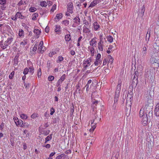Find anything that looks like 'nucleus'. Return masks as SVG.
Segmentation results:
<instances>
[{"mask_svg":"<svg viewBox=\"0 0 159 159\" xmlns=\"http://www.w3.org/2000/svg\"><path fill=\"white\" fill-rule=\"evenodd\" d=\"M143 109L144 111L146 116H148L149 119L151 118L152 116V111L151 107L146 105Z\"/></svg>","mask_w":159,"mask_h":159,"instance_id":"1","label":"nucleus"},{"mask_svg":"<svg viewBox=\"0 0 159 159\" xmlns=\"http://www.w3.org/2000/svg\"><path fill=\"white\" fill-rule=\"evenodd\" d=\"M13 38L12 37H11L8 38L7 39V40L4 43H1V48L3 49L7 48L9 45L11 43V42L13 40Z\"/></svg>","mask_w":159,"mask_h":159,"instance_id":"2","label":"nucleus"},{"mask_svg":"<svg viewBox=\"0 0 159 159\" xmlns=\"http://www.w3.org/2000/svg\"><path fill=\"white\" fill-rule=\"evenodd\" d=\"M133 89H130V90H129L128 93L126 98V103H132V94H133Z\"/></svg>","mask_w":159,"mask_h":159,"instance_id":"3","label":"nucleus"},{"mask_svg":"<svg viewBox=\"0 0 159 159\" xmlns=\"http://www.w3.org/2000/svg\"><path fill=\"white\" fill-rule=\"evenodd\" d=\"M150 63L152 64H154L157 62H159V59L158 57L155 55H152L150 60Z\"/></svg>","mask_w":159,"mask_h":159,"instance_id":"4","label":"nucleus"},{"mask_svg":"<svg viewBox=\"0 0 159 159\" xmlns=\"http://www.w3.org/2000/svg\"><path fill=\"white\" fill-rule=\"evenodd\" d=\"M67 11H68L72 14L73 12V4L72 2H69L67 5Z\"/></svg>","mask_w":159,"mask_h":159,"instance_id":"5","label":"nucleus"},{"mask_svg":"<svg viewBox=\"0 0 159 159\" xmlns=\"http://www.w3.org/2000/svg\"><path fill=\"white\" fill-rule=\"evenodd\" d=\"M13 120L15 121V122L17 126H20L23 124V121L21 120L20 119L19 120L16 117H14L13 118Z\"/></svg>","mask_w":159,"mask_h":159,"instance_id":"6","label":"nucleus"},{"mask_svg":"<svg viewBox=\"0 0 159 159\" xmlns=\"http://www.w3.org/2000/svg\"><path fill=\"white\" fill-rule=\"evenodd\" d=\"M91 60H89V59H85L83 62V65L84 68L86 69L90 65V62Z\"/></svg>","mask_w":159,"mask_h":159,"instance_id":"7","label":"nucleus"},{"mask_svg":"<svg viewBox=\"0 0 159 159\" xmlns=\"http://www.w3.org/2000/svg\"><path fill=\"white\" fill-rule=\"evenodd\" d=\"M150 118L149 119L148 117V116H146V115L143 116V118L142 120V124H143L144 125H146L147 124H148L149 120V121L150 120Z\"/></svg>","mask_w":159,"mask_h":159,"instance_id":"8","label":"nucleus"},{"mask_svg":"<svg viewBox=\"0 0 159 159\" xmlns=\"http://www.w3.org/2000/svg\"><path fill=\"white\" fill-rule=\"evenodd\" d=\"M147 48L145 46H144L142 48V52L141 53V56L143 57H144L147 53Z\"/></svg>","mask_w":159,"mask_h":159,"instance_id":"9","label":"nucleus"},{"mask_svg":"<svg viewBox=\"0 0 159 159\" xmlns=\"http://www.w3.org/2000/svg\"><path fill=\"white\" fill-rule=\"evenodd\" d=\"M97 38L96 37H94L89 42V43L91 46L94 47L95 46L96 43H97L96 40Z\"/></svg>","mask_w":159,"mask_h":159,"instance_id":"10","label":"nucleus"},{"mask_svg":"<svg viewBox=\"0 0 159 159\" xmlns=\"http://www.w3.org/2000/svg\"><path fill=\"white\" fill-rule=\"evenodd\" d=\"M95 118L93 120H91L94 121V125H96L97 123L99 122L100 121L101 118H99L97 115H96L95 116Z\"/></svg>","mask_w":159,"mask_h":159,"instance_id":"11","label":"nucleus"},{"mask_svg":"<svg viewBox=\"0 0 159 159\" xmlns=\"http://www.w3.org/2000/svg\"><path fill=\"white\" fill-rule=\"evenodd\" d=\"M146 95H147L146 96V98L147 99H146V100L148 103L150 104L152 103L153 102V101L152 99H151V96H150L149 94H147Z\"/></svg>","mask_w":159,"mask_h":159,"instance_id":"12","label":"nucleus"},{"mask_svg":"<svg viewBox=\"0 0 159 159\" xmlns=\"http://www.w3.org/2000/svg\"><path fill=\"white\" fill-rule=\"evenodd\" d=\"M16 17L17 18L20 19H24L25 17L21 13V12L18 11L17 12L16 14Z\"/></svg>","mask_w":159,"mask_h":159,"instance_id":"13","label":"nucleus"},{"mask_svg":"<svg viewBox=\"0 0 159 159\" xmlns=\"http://www.w3.org/2000/svg\"><path fill=\"white\" fill-rule=\"evenodd\" d=\"M74 22L76 24V25H80V19L79 16H76L73 19Z\"/></svg>","mask_w":159,"mask_h":159,"instance_id":"14","label":"nucleus"},{"mask_svg":"<svg viewBox=\"0 0 159 159\" xmlns=\"http://www.w3.org/2000/svg\"><path fill=\"white\" fill-rule=\"evenodd\" d=\"M153 46L155 49H157L158 48V49L159 50V40H156L153 44Z\"/></svg>","mask_w":159,"mask_h":159,"instance_id":"15","label":"nucleus"},{"mask_svg":"<svg viewBox=\"0 0 159 159\" xmlns=\"http://www.w3.org/2000/svg\"><path fill=\"white\" fill-rule=\"evenodd\" d=\"M93 121V120H90V122L91 123V128L90 129V132H92L96 128V126L94 125Z\"/></svg>","mask_w":159,"mask_h":159,"instance_id":"16","label":"nucleus"},{"mask_svg":"<svg viewBox=\"0 0 159 159\" xmlns=\"http://www.w3.org/2000/svg\"><path fill=\"white\" fill-rule=\"evenodd\" d=\"M34 33L36 35L35 37L38 38L39 36V34L41 32L39 30L37 29H35L34 30Z\"/></svg>","mask_w":159,"mask_h":159,"instance_id":"17","label":"nucleus"},{"mask_svg":"<svg viewBox=\"0 0 159 159\" xmlns=\"http://www.w3.org/2000/svg\"><path fill=\"white\" fill-rule=\"evenodd\" d=\"M138 82V80L136 79H133L132 82L131 84L132 88L133 89V87L135 88L137 86Z\"/></svg>","mask_w":159,"mask_h":159,"instance_id":"18","label":"nucleus"},{"mask_svg":"<svg viewBox=\"0 0 159 159\" xmlns=\"http://www.w3.org/2000/svg\"><path fill=\"white\" fill-rule=\"evenodd\" d=\"M150 30L148 29L146 35L145 39L147 42L149 40L150 37Z\"/></svg>","mask_w":159,"mask_h":159,"instance_id":"19","label":"nucleus"},{"mask_svg":"<svg viewBox=\"0 0 159 159\" xmlns=\"http://www.w3.org/2000/svg\"><path fill=\"white\" fill-rule=\"evenodd\" d=\"M155 115L157 116H159V106H156L154 109Z\"/></svg>","mask_w":159,"mask_h":159,"instance_id":"20","label":"nucleus"},{"mask_svg":"<svg viewBox=\"0 0 159 159\" xmlns=\"http://www.w3.org/2000/svg\"><path fill=\"white\" fill-rule=\"evenodd\" d=\"M93 25L94 28L95 30H98V29L100 28V26L98 24L97 22H94L93 23Z\"/></svg>","mask_w":159,"mask_h":159,"instance_id":"21","label":"nucleus"},{"mask_svg":"<svg viewBox=\"0 0 159 159\" xmlns=\"http://www.w3.org/2000/svg\"><path fill=\"white\" fill-rule=\"evenodd\" d=\"M63 17L62 14L61 13H59L57 14L56 17L54 18L56 20L57 19L58 21L59 20L61 19ZM56 21H57V20H56Z\"/></svg>","mask_w":159,"mask_h":159,"instance_id":"22","label":"nucleus"},{"mask_svg":"<svg viewBox=\"0 0 159 159\" xmlns=\"http://www.w3.org/2000/svg\"><path fill=\"white\" fill-rule=\"evenodd\" d=\"M132 103H126V111H129L131 109V106Z\"/></svg>","mask_w":159,"mask_h":159,"instance_id":"23","label":"nucleus"},{"mask_svg":"<svg viewBox=\"0 0 159 159\" xmlns=\"http://www.w3.org/2000/svg\"><path fill=\"white\" fill-rule=\"evenodd\" d=\"M55 32L57 33H61V30L60 26L58 25H57L55 26Z\"/></svg>","mask_w":159,"mask_h":159,"instance_id":"24","label":"nucleus"},{"mask_svg":"<svg viewBox=\"0 0 159 159\" xmlns=\"http://www.w3.org/2000/svg\"><path fill=\"white\" fill-rule=\"evenodd\" d=\"M98 3V1L97 0L93 1L91 2L89 7H93L95 6Z\"/></svg>","mask_w":159,"mask_h":159,"instance_id":"25","label":"nucleus"},{"mask_svg":"<svg viewBox=\"0 0 159 159\" xmlns=\"http://www.w3.org/2000/svg\"><path fill=\"white\" fill-rule=\"evenodd\" d=\"M145 7L144 5L143 6L142 8L141 9L140 14H141V16L143 17L144 15V12L145 11Z\"/></svg>","mask_w":159,"mask_h":159,"instance_id":"26","label":"nucleus"},{"mask_svg":"<svg viewBox=\"0 0 159 159\" xmlns=\"http://www.w3.org/2000/svg\"><path fill=\"white\" fill-rule=\"evenodd\" d=\"M52 134H51L46 138L45 141L44 143H46L48 141L51 139L52 138Z\"/></svg>","mask_w":159,"mask_h":159,"instance_id":"27","label":"nucleus"},{"mask_svg":"<svg viewBox=\"0 0 159 159\" xmlns=\"http://www.w3.org/2000/svg\"><path fill=\"white\" fill-rule=\"evenodd\" d=\"M76 90L75 91V92H74V94L75 95L76 93H77V92H78L79 93H80V84H78L76 86Z\"/></svg>","mask_w":159,"mask_h":159,"instance_id":"28","label":"nucleus"},{"mask_svg":"<svg viewBox=\"0 0 159 159\" xmlns=\"http://www.w3.org/2000/svg\"><path fill=\"white\" fill-rule=\"evenodd\" d=\"M43 45V41H41L40 42L39 44V47L38 49L40 51V52H41L42 49V47Z\"/></svg>","mask_w":159,"mask_h":159,"instance_id":"29","label":"nucleus"},{"mask_svg":"<svg viewBox=\"0 0 159 159\" xmlns=\"http://www.w3.org/2000/svg\"><path fill=\"white\" fill-rule=\"evenodd\" d=\"M145 113L144 112V111L143 109H141L139 111V115L140 116V117H142L143 116H145Z\"/></svg>","mask_w":159,"mask_h":159,"instance_id":"30","label":"nucleus"},{"mask_svg":"<svg viewBox=\"0 0 159 159\" xmlns=\"http://www.w3.org/2000/svg\"><path fill=\"white\" fill-rule=\"evenodd\" d=\"M65 40L66 41H69L71 39V38L70 37V34H67L65 35Z\"/></svg>","mask_w":159,"mask_h":159,"instance_id":"31","label":"nucleus"},{"mask_svg":"<svg viewBox=\"0 0 159 159\" xmlns=\"http://www.w3.org/2000/svg\"><path fill=\"white\" fill-rule=\"evenodd\" d=\"M107 38L108 41L110 43H111L113 42V37L111 35H109L107 37Z\"/></svg>","mask_w":159,"mask_h":159,"instance_id":"32","label":"nucleus"},{"mask_svg":"<svg viewBox=\"0 0 159 159\" xmlns=\"http://www.w3.org/2000/svg\"><path fill=\"white\" fill-rule=\"evenodd\" d=\"M27 43V39H25L23 41L21 42L20 43V44L21 46L24 47L25 45Z\"/></svg>","mask_w":159,"mask_h":159,"instance_id":"33","label":"nucleus"},{"mask_svg":"<svg viewBox=\"0 0 159 159\" xmlns=\"http://www.w3.org/2000/svg\"><path fill=\"white\" fill-rule=\"evenodd\" d=\"M88 48L89 49H90L92 56H93L94 55V48L93 47H91L90 48H89V47Z\"/></svg>","mask_w":159,"mask_h":159,"instance_id":"34","label":"nucleus"},{"mask_svg":"<svg viewBox=\"0 0 159 159\" xmlns=\"http://www.w3.org/2000/svg\"><path fill=\"white\" fill-rule=\"evenodd\" d=\"M38 14L37 13H34L32 15V19L33 20H35L36 19V18L38 17Z\"/></svg>","mask_w":159,"mask_h":159,"instance_id":"35","label":"nucleus"},{"mask_svg":"<svg viewBox=\"0 0 159 159\" xmlns=\"http://www.w3.org/2000/svg\"><path fill=\"white\" fill-rule=\"evenodd\" d=\"M64 59L63 57L61 56H60L58 57V60H57V63H60L61 61H62Z\"/></svg>","mask_w":159,"mask_h":159,"instance_id":"36","label":"nucleus"},{"mask_svg":"<svg viewBox=\"0 0 159 159\" xmlns=\"http://www.w3.org/2000/svg\"><path fill=\"white\" fill-rule=\"evenodd\" d=\"M40 5L43 7H46L47 6V3L45 1L41 2Z\"/></svg>","mask_w":159,"mask_h":159,"instance_id":"37","label":"nucleus"},{"mask_svg":"<svg viewBox=\"0 0 159 159\" xmlns=\"http://www.w3.org/2000/svg\"><path fill=\"white\" fill-rule=\"evenodd\" d=\"M152 64L153 65L152 66H153L154 68H157L159 66V62H157L154 64Z\"/></svg>","mask_w":159,"mask_h":159,"instance_id":"38","label":"nucleus"},{"mask_svg":"<svg viewBox=\"0 0 159 159\" xmlns=\"http://www.w3.org/2000/svg\"><path fill=\"white\" fill-rule=\"evenodd\" d=\"M103 45H102L101 44H100L98 43V48L101 51H102L103 50V47L104 46Z\"/></svg>","mask_w":159,"mask_h":159,"instance_id":"39","label":"nucleus"},{"mask_svg":"<svg viewBox=\"0 0 159 159\" xmlns=\"http://www.w3.org/2000/svg\"><path fill=\"white\" fill-rule=\"evenodd\" d=\"M66 78V75L64 74L61 77L60 79L59 80L60 81H61V83H62V81H63Z\"/></svg>","mask_w":159,"mask_h":159,"instance_id":"40","label":"nucleus"},{"mask_svg":"<svg viewBox=\"0 0 159 159\" xmlns=\"http://www.w3.org/2000/svg\"><path fill=\"white\" fill-rule=\"evenodd\" d=\"M69 23V21L68 20H64L62 21V24L66 26Z\"/></svg>","mask_w":159,"mask_h":159,"instance_id":"41","label":"nucleus"},{"mask_svg":"<svg viewBox=\"0 0 159 159\" xmlns=\"http://www.w3.org/2000/svg\"><path fill=\"white\" fill-rule=\"evenodd\" d=\"M42 75L41 70V68H39L38 71V76L39 78Z\"/></svg>","mask_w":159,"mask_h":159,"instance_id":"42","label":"nucleus"},{"mask_svg":"<svg viewBox=\"0 0 159 159\" xmlns=\"http://www.w3.org/2000/svg\"><path fill=\"white\" fill-rule=\"evenodd\" d=\"M20 117L22 119H27V116L24 114H21L20 115Z\"/></svg>","mask_w":159,"mask_h":159,"instance_id":"43","label":"nucleus"},{"mask_svg":"<svg viewBox=\"0 0 159 159\" xmlns=\"http://www.w3.org/2000/svg\"><path fill=\"white\" fill-rule=\"evenodd\" d=\"M121 82H119L116 90L117 91V90H118L119 91H120V90L121 89Z\"/></svg>","mask_w":159,"mask_h":159,"instance_id":"44","label":"nucleus"},{"mask_svg":"<svg viewBox=\"0 0 159 159\" xmlns=\"http://www.w3.org/2000/svg\"><path fill=\"white\" fill-rule=\"evenodd\" d=\"M15 71H12L9 75V78L11 79L13 78V77L15 74Z\"/></svg>","mask_w":159,"mask_h":159,"instance_id":"45","label":"nucleus"},{"mask_svg":"<svg viewBox=\"0 0 159 159\" xmlns=\"http://www.w3.org/2000/svg\"><path fill=\"white\" fill-rule=\"evenodd\" d=\"M102 61L101 60H96V61L94 63V64L96 66H97L101 63Z\"/></svg>","mask_w":159,"mask_h":159,"instance_id":"46","label":"nucleus"},{"mask_svg":"<svg viewBox=\"0 0 159 159\" xmlns=\"http://www.w3.org/2000/svg\"><path fill=\"white\" fill-rule=\"evenodd\" d=\"M120 92V91H119L118 90H117V91L116 90L114 97H116V98H118V97L119 96Z\"/></svg>","mask_w":159,"mask_h":159,"instance_id":"47","label":"nucleus"},{"mask_svg":"<svg viewBox=\"0 0 159 159\" xmlns=\"http://www.w3.org/2000/svg\"><path fill=\"white\" fill-rule=\"evenodd\" d=\"M24 34V31L22 30H20L19 33V35L20 37H21Z\"/></svg>","mask_w":159,"mask_h":159,"instance_id":"48","label":"nucleus"},{"mask_svg":"<svg viewBox=\"0 0 159 159\" xmlns=\"http://www.w3.org/2000/svg\"><path fill=\"white\" fill-rule=\"evenodd\" d=\"M24 85L26 89H28L30 87V84L29 83H26L25 81L24 82Z\"/></svg>","mask_w":159,"mask_h":159,"instance_id":"49","label":"nucleus"},{"mask_svg":"<svg viewBox=\"0 0 159 159\" xmlns=\"http://www.w3.org/2000/svg\"><path fill=\"white\" fill-rule=\"evenodd\" d=\"M50 130H44L43 131V134L45 136H46L49 134L50 132Z\"/></svg>","mask_w":159,"mask_h":159,"instance_id":"50","label":"nucleus"},{"mask_svg":"<svg viewBox=\"0 0 159 159\" xmlns=\"http://www.w3.org/2000/svg\"><path fill=\"white\" fill-rule=\"evenodd\" d=\"M29 69L30 70L29 72L31 74H33L34 72V68L33 67L31 66L29 67Z\"/></svg>","mask_w":159,"mask_h":159,"instance_id":"51","label":"nucleus"},{"mask_svg":"<svg viewBox=\"0 0 159 159\" xmlns=\"http://www.w3.org/2000/svg\"><path fill=\"white\" fill-rule=\"evenodd\" d=\"M38 116V114L37 113H34L32 114L31 117L33 119L37 117Z\"/></svg>","mask_w":159,"mask_h":159,"instance_id":"52","label":"nucleus"},{"mask_svg":"<svg viewBox=\"0 0 159 159\" xmlns=\"http://www.w3.org/2000/svg\"><path fill=\"white\" fill-rule=\"evenodd\" d=\"M37 10V9L35 8H34V7H30L29 9V11L31 12H34L35 11H36Z\"/></svg>","mask_w":159,"mask_h":159,"instance_id":"53","label":"nucleus"},{"mask_svg":"<svg viewBox=\"0 0 159 159\" xmlns=\"http://www.w3.org/2000/svg\"><path fill=\"white\" fill-rule=\"evenodd\" d=\"M6 0H0V4L2 5V4H6Z\"/></svg>","mask_w":159,"mask_h":159,"instance_id":"54","label":"nucleus"},{"mask_svg":"<svg viewBox=\"0 0 159 159\" xmlns=\"http://www.w3.org/2000/svg\"><path fill=\"white\" fill-rule=\"evenodd\" d=\"M6 4H4V5L2 4V5H1L0 7L1 8L2 10H5L6 7Z\"/></svg>","mask_w":159,"mask_h":159,"instance_id":"55","label":"nucleus"},{"mask_svg":"<svg viewBox=\"0 0 159 159\" xmlns=\"http://www.w3.org/2000/svg\"><path fill=\"white\" fill-rule=\"evenodd\" d=\"M29 69L27 68H26L23 71V74L25 75L28 74V72H29Z\"/></svg>","mask_w":159,"mask_h":159,"instance_id":"56","label":"nucleus"},{"mask_svg":"<svg viewBox=\"0 0 159 159\" xmlns=\"http://www.w3.org/2000/svg\"><path fill=\"white\" fill-rule=\"evenodd\" d=\"M50 111V114L51 115H52L55 112V109L53 107H52L51 108Z\"/></svg>","mask_w":159,"mask_h":159,"instance_id":"57","label":"nucleus"},{"mask_svg":"<svg viewBox=\"0 0 159 159\" xmlns=\"http://www.w3.org/2000/svg\"><path fill=\"white\" fill-rule=\"evenodd\" d=\"M83 30L86 33H89L90 32V30L87 27H85L84 28Z\"/></svg>","mask_w":159,"mask_h":159,"instance_id":"58","label":"nucleus"},{"mask_svg":"<svg viewBox=\"0 0 159 159\" xmlns=\"http://www.w3.org/2000/svg\"><path fill=\"white\" fill-rule=\"evenodd\" d=\"M56 5L55 4H54L52 7V8H51V12H53L54 10H55L56 9Z\"/></svg>","mask_w":159,"mask_h":159,"instance_id":"59","label":"nucleus"},{"mask_svg":"<svg viewBox=\"0 0 159 159\" xmlns=\"http://www.w3.org/2000/svg\"><path fill=\"white\" fill-rule=\"evenodd\" d=\"M54 79V77L53 76H49L48 78V79L49 81H52Z\"/></svg>","mask_w":159,"mask_h":159,"instance_id":"60","label":"nucleus"},{"mask_svg":"<svg viewBox=\"0 0 159 159\" xmlns=\"http://www.w3.org/2000/svg\"><path fill=\"white\" fill-rule=\"evenodd\" d=\"M101 54L99 53H98L97 54V55L96 57V60H100V58L101 57Z\"/></svg>","mask_w":159,"mask_h":159,"instance_id":"61","label":"nucleus"},{"mask_svg":"<svg viewBox=\"0 0 159 159\" xmlns=\"http://www.w3.org/2000/svg\"><path fill=\"white\" fill-rule=\"evenodd\" d=\"M18 57L16 56L14 59V63L15 64H18Z\"/></svg>","mask_w":159,"mask_h":159,"instance_id":"62","label":"nucleus"},{"mask_svg":"<svg viewBox=\"0 0 159 159\" xmlns=\"http://www.w3.org/2000/svg\"><path fill=\"white\" fill-rule=\"evenodd\" d=\"M38 45L36 44L33 48V51L34 52H35L36 51L37 49V47Z\"/></svg>","mask_w":159,"mask_h":159,"instance_id":"63","label":"nucleus"},{"mask_svg":"<svg viewBox=\"0 0 159 159\" xmlns=\"http://www.w3.org/2000/svg\"><path fill=\"white\" fill-rule=\"evenodd\" d=\"M24 3H25V2H23V1H22V0H21L18 3L17 5L20 6H21V5H22V4H23Z\"/></svg>","mask_w":159,"mask_h":159,"instance_id":"64","label":"nucleus"}]
</instances>
